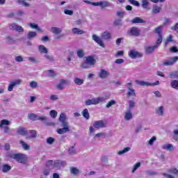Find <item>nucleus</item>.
<instances>
[{"label": "nucleus", "mask_w": 178, "mask_h": 178, "mask_svg": "<svg viewBox=\"0 0 178 178\" xmlns=\"http://www.w3.org/2000/svg\"><path fill=\"white\" fill-rule=\"evenodd\" d=\"M22 83V80L17 79L10 83L8 88V91H13V88L16 87V86H19Z\"/></svg>", "instance_id": "15"}, {"label": "nucleus", "mask_w": 178, "mask_h": 178, "mask_svg": "<svg viewBox=\"0 0 178 178\" xmlns=\"http://www.w3.org/2000/svg\"><path fill=\"white\" fill-rule=\"evenodd\" d=\"M131 23L133 24H136L137 23H146V22L145 20L141 19L140 17H136L131 20Z\"/></svg>", "instance_id": "25"}, {"label": "nucleus", "mask_w": 178, "mask_h": 178, "mask_svg": "<svg viewBox=\"0 0 178 178\" xmlns=\"http://www.w3.org/2000/svg\"><path fill=\"white\" fill-rule=\"evenodd\" d=\"M38 118V115H37L35 113L28 114V118L30 120L35 121V120H37Z\"/></svg>", "instance_id": "40"}, {"label": "nucleus", "mask_w": 178, "mask_h": 178, "mask_svg": "<svg viewBox=\"0 0 178 178\" xmlns=\"http://www.w3.org/2000/svg\"><path fill=\"white\" fill-rule=\"evenodd\" d=\"M59 122L61 123L63 128L57 129L58 134H65L70 131V125L69 122L66 121V115L65 113H61L59 118Z\"/></svg>", "instance_id": "1"}, {"label": "nucleus", "mask_w": 178, "mask_h": 178, "mask_svg": "<svg viewBox=\"0 0 178 178\" xmlns=\"http://www.w3.org/2000/svg\"><path fill=\"white\" fill-rule=\"evenodd\" d=\"M51 33L56 35H58V34H60V33H62V29L60 28L53 26L51 27Z\"/></svg>", "instance_id": "28"}, {"label": "nucleus", "mask_w": 178, "mask_h": 178, "mask_svg": "<svg viewBox=\"0 0 178 178\" xmlns=\"http://www.w3.org/2000/svg\"><path fill=\"white\" fill-rule=\"evenodd\" d=\"M85 61H86L88 63H89L92 66H94V65H95L97 62L95 60V58H94L92 56H88V57H86V59Z\"/></svg>", "instance_id": "22"}, {"label": "nucleus", "mask_w": 178, "mask_h": 178, "mask_svg": "<svg viewBox=\"0 0 178 178\" xmlns=\"http://www.w3.org/2000/svg\"><path fill=\"white\" fill-rule=\"evenodd\" d=\"M38 51L40 54H48V49L42 44L38 46Z\"/></svg>", "instance_id": "26"}, {"label": "nucleus", "mask_w": 178, "mask_h": 178, "mask_svg": "<svg viewBox=\"0 0 178 178\" xmlns=\"http://www.w3.org/2000/svg\"><path fill=\"white\" fill-rule=\"evenodd\" d=\"M81 67H82V69H90V67H92V66L85 60V62L81 63Z\"/></svg>", "instance_id": "45"}, {"label": "nucleus", "mask_w": 178, "mask_h": 178, "mask_svg": "<svg viewBox=\"0 0 178 178\" xmlns=\"http://www.w3.org/2000/svg\"><path fill=\"white\" fill-rule=\"evenodd\" d=\"M44 58L45 59H47V60H48L49 62H54V60H55V59L54 58V56L49 55V54H45L44 55Z\"/></svg>", "instance_id": "48"}, {"label": "nucleus", "mask_w": 178, "mask_h": 178, "mask_svg": "<svg viewBox=\"0 0 178 178\" xmlns=\"http://www.w3.org/2000/svg\"><path fill=\"white\" fill-rule=\"evenodd\" d=\"M140 166H141V163H137L136 164H135L131 170V173H134V172H136V170H137V169H138V168H140Z\"/></svg>", "instance_id": "56"}, {"label": "nucleus", "mask_w": 178, "mask_h": 178, "mask_svg": "<svg viewBox=\"0 0 178 178\" xmlns=\"http://www.w3.org/2000/svg\"><path fill=\"white\" fill-rule=\"evenodd\" d=\"M8 158H10V159H15L19 163H26V155L23 154H13V153H8L7 154Z\"/></svg>", "instance_id": "2"}, {"label": "nucleus", "mask_w": 178, "mask_h": 178, "mask_svg": "<svg viewBox=\"0 0 178 178\" xmlns=\"http://www.w3.org/2000/svg\"><path fill=\"white\" fill-rule=\"evenodd\" d=\"M131 119H133V113H131V111L128 110L125 113L124 120H131Z\"/></svg>", "instance_id": "29"}, {"label": "nucleus", "mask_w": 178, "mask_h": 178, "mask_svg": "<svg viewBox=\"0 0 178 178\" xmlns=\"http://www.w3.org/2000/svg\"><path fill=\"white\" fill-rule=\"evenodd\" d=\"M173 42V36H172V35H170L166 40L165 41V45H168L169 44V42Z\"/></svg>", "instance_id": "51"}, {"label": "nucleus", "mask_w": 178, "mask_h": 178, "mask_svg": "<svg viewBox=\"0 0 178 178\" xmlns=\"http://www.w3.org/2000/svg\"><path fill=\"white\" fill-rule=\"evenodd\" d=\"M130 3L134 5V6H140V3L136 0H128Z\"/></svg>", "instance_id": "60"}, {"label": "nucleus", "mask_w": 178, "mask_h": 178, "mask_svg": "<svg viewBox=\"0 0 178 178\" xmlns=\"http://www.w3.org/2000/svg\"><path fill=\"white\" fill-rule=\"evenodd\" d=\"M136 84H138V86H141L142 87H149V86H159V81H157L153 83L144 81H136Z\"/></svg>", "instance_id": "6"}, {"label": "nucleus", "mask_w": 178, "mask_h": 178, "mask_svg": "<svg viewBox=\"0 0 178 178\" xmlns=\"http://www.w3.org/2000/svg\"><path fill=\"white\" fill-rule=\"evenodd\" d=\"M70 81L69 79H60V83L57 85V88L58 90H63V86H70Z\"/></svg>", "instance_id": "12"}, {"label": "nucleus", "mask_w": 178, "mask_h": 178, "mask_svg": "<svg viewBox=\"0 0 178 178\" xmlns=\"http://www.w3.org/2000/svg\"><path fill=\"white\" fill-rule=\"evenodd\" d=\"M6 41L7 44H15V39H13V38H6Z\"/></svg>", "instance_id": "58"}, {"label": "nucleus", "mask_w": 178, "mask_h": 178, "mask_svg": "<svg viewBox=\"0 0 178 178\" xmlns=\"http://www.w3.org/2000/svg\"><path fill=\"white\" fill-rule=\"evenodd\" d=\"M81 113L83 118L86 119V120H88V119H90V113H88V109L85 108Z\"/></svg>", "instance_id": "36"}, {"label": "nucleus", "mask_w": 178, "mask_h": 178, "mask_svg": "<svg viewBox=\"0 0 178 178\" xmlns=\"http://www.w3.org/2000/svg\"><path fill=\"white\" fill-rule=\"evenodd\" d=\"M127 87L129 90L127 93V97H136V90L133 88L131 83H128L127 84Z\"/></svg>", "instance_id": "11"}, {"label": "nucleus", "mask_w": 178, "mask_h": 178, "mask_svg": "<svg viewBox=\"0 0 178 178\" xmlns=\"http://www.w3.org/2000/svg\"><path fill=\"white\" fill-rule=\"evenodd\" d=\"M136 106V102H134V101L133 100H130L129 102V110L128 111H133V108H134Z\"/></svg>", "instance_id": "47"}, {"label": "nucleus", "mask_w": 178, "mask_h": 178, "mask_svg": "<svg viewBox=\"0 0 178 178\" xmlns=\"http://www.w3.org/2000/svg\"><path fill=\"white\" fill-rule=\"evenodd\" d=\"M141 5L143 9H147V10H149V8L148 7V6L149 5V2H148V1L143 0Z\"/></svg>", "instance_id": "43"}, {"label": "nucleus", "mask_w": 178, "mask_h": 178, "mask_svg": "<svg viewBox=\"0 0 178 178\" xmlns=\"http://www.w3.org/2000/svg\"><path fill=\"white\" fill-rule=\"evenodd\" d=\"M96 99V105H98V104H101V102H105V97H97L95 98Z\"/></svg>", "instance_id": "54"}, {"label": "nucleus", "mask_w": 178, "mask_h": 178, "mask_svg": "<svg viewBox=\"0 0 178 178\" xmlns=\"http://www.w3.org/2000/svg\"><path fill=\"white\" fill-rule=\"evenodd\" d=\"M37 37V32L30 31L27 34L28 40H33V38H35Z\"/></svg>", "instance_id": "35"}, {"label": "nucleus", "mask_w": 178, "mask_h": 178, "mask_svg": "<svg viewBox=\"0 0 178 178\" xmlns=\"http://www.w3.org/2000/svg\"><path fill=\"white\" fill-rule=\"evenodd\" d=\"M50 116L53 118V119H56V117L58 116V112L55 110H51L49 113Z\"/></svg>", "instance_id": "49"}, {"label": "nucleus", "mask_w": 178, "mask_h": 178, "mask_svg": "<svg viewBox=\"0 0 178 178\" xmlns=\"http://www.w3.org/2000/svg\"><path fill=\"white\" fill-rule=\"evenodd\" d=\"M72 32L73 33V34H77L78 35H80L81 34H86V31H84L79 28L72 29Z\"/></svg>", "instance_id": "24"}, {"label": "nucleus", "mask_w": 178, "mask_h": 178, "mask_svg": "<svg viewBox=\"0 0 178 178\" xmlns=\"http://www.w3.org/2000/svg\"><path fill=\"white\" fill-rule=\"evenodd\" d=\"M169 76H170V79H178V72L177 71L171 72H170Z\"/></svg>", "instance_id": "46"}, {"label": "nucleus", "mask_w": 178, "mask_h": 178, "mask_svg": "<svg viewBox=\"0 0 178 178\" xmlns=\"http://www.w3.org/2000/svg\"><path fill=\"white\" fill-rule=\"evenodd\" d=\"M129 56L131 59H137V58H143V56H144V54L136 50H130L129 51Z\"/></svg>", "instance_id": "5"}, {"label": "nucleus", "mask_w": 178, "mask_h": 178, "mask_svg": "<svg viewBox=\"0 0 178 178\" xmlns=\"http://www.w3.org/2000/svg\"><path fill=\"white\" fill-rule=\"evenodd\" d=\"M29 133L31 135L26 136V139L35 138V137H37V131H35V130H30Z\"/></svg>", "instance_id": "37"}, {"label": "nucleus", "mask_w": 178, "mask_h": 178, "mask_svg": "<svg viewBox=\"0 0 178 178\" xmlns=\"http://www.w3.org/2000/svg\"><path fill=\"white\" fill-rule=\"evenodd\" d=\"M156 141V137L153 136L149 140V145H154V142Z\"/></svg>", "instance_id": "63"}, {"label": "nucleus", "mask_w": 178, "mask_h": 178, "mask_svg": "<svg viewBox=\"0 0 178 178\" xmlns=\"http://www.w3.org/2000/svg\"><path fill=\"white\" fill-rule=\"evenodd\" d=\"M173 134V139L175 140V141H178V129L174 130Z\"/></svg>", "instance_id": "59"}, {"label": "nucleus", "mask_w": 178, "mask_h": 178, "mask_svg": "<svg viewBox=\"0 0 178 178\" xmlns=\"http://www.w3.org/2000/svg\"><path fill=\"white\" fill-rule=\"evenodd\" d=\"M22 83V80L17 79L10 83L8 88V91H13V88L16 87V86H19Z\"/></svg>", "instance_id": "14"}, {"label": "nucleus", "mask_w": 178, "mask_h": 178, "mask_svg": "<svg viewBox=\"0 0 178 178\" xmlns=\"http://www.w3.org/2000/svg\"><path fill=\"white\" fill-rule=\"evenodd\" d=\"M129 35L134 37H138V35H140V29L137 27H132L130 30Z\"/></svg>", "instance_id": "19"}, {"label": "nucleus", "mask_w": 178, "mask_h": 178, "mask_svg": "<svg viewBox=\"0 0 178 178\" xmlns=\"http://www.w3.org/2000/svg\"><path fill=\"white\" fill-rule=\"evenodd\" d=\"M161 10H162V8L155 5L152 8V13L154 15H158V13H161Z\"/></svg>", "instance_id": "31"}, {"label": "nucleus", "mask_w": 178, "mask_h": 178, "mask_svg": "<svg viewBox=\"0 0 178 178\" xmlns=\"http://www.w3.org/2000/svg\"><path fill=\"white\" fill-rule=\"evenodd\" d=\"M19 143L22 145V148L25 151H29V149H30V146L27 143H26L24 141L20 140Z\"/></svg>", "instance_id": "42"}, {"label": "nucleus", "mask_w": 178, "mask_h": 178, "mask_svg": "<svg viewBox=\"0 0 178 178\" xmlns=\"http://www.w3.org/2000/svg\"><path fill=\"white\" fill-rule=\"evenodd\" d=\"M76 55L78 58L81 59V58H84V51H83L82 49L78 50L76 52Z\"/></svg>", "instance_id": "52"}, {"label": "nucleus", "mask_w": 178, "mask_h": 178, "mask_svg": "<svg viewBox=\"0 0 178 178\" xmlns=\"http://www.w3.org/2000/svg\"><path fill=\"white\" fill-rule=\"evenodd\" d=\"M29 62H31L32 63H38V60L35 57H30L29 58Z\"/></svg>", "instance_id": "61"}, {"label": "nucleus", "mask_w": 178, "mask_h": 178, "mask_svg": "<svg viewBox=\"0 0 178 178\" xmlns=\"http://www.w3.org/2000/svg\"><path fill=\"white\" fill-rule=\"evenodd\" d=\"M109 76V72L104 69L100 70V72H99V79H107Z\"/></svg>", "instance_id": "18"}, {"label": "nucleus", "mask_w": 178, "mask_h": 178, "mask_svg": "<svg viewBox=\"0 0 178 178\" xmlns=\"http://www.w3.org/2000/svg\"><path fill=\"white\" fill-rule=\"evenodd\" d=\"M17 133L20 136H27V131L26 128H19L17 130Z\"/></svg>", "instance_id": "34"}, {"label": "nucleus", "mask_w": 178, "mask_h": 178, "mask_svg": "<svg viewBox=\"0 0 178 178\" xmlns=\"http://www.w3.org/2000/svg\"><path fill=\"white\" fill-rule=\"evenodd\" d=\"M108 1H100V6L102 8H108Z\"/></svg>", "instance_id": "62"}, {"label": "nucleus", "mask_w": 178, "mask_h": 178, "mask_svg": "<svg viewBox=\"0 0 178 178\" xmlns=\"http://www.w3.org/2000/svg\"><path fill=\"white\" fill-rule=\"evenodd\" d=\"M92 39L95 42H97V44L100 45V47H102V48H105V44H104V42L97 35H92Z\"/></svg>", "instance_id": "16"}, {"label": "nucleus", "mask_w": 178, "mask_h": 178, "mask_svg": "<svg viewBox=\"0 0 178 178\" xmlns=\"http://www.w3.org/2000/svg\"><path fill=\"white\" fill-rule=\"evenodd\" d=\"M156 113L159 115V116H163V106H159L156 108Z\"/></svg>", "instance_id": "39"}, {"label": "nucleus", "mask_w": 178, "mask_h": 178, "mask_svg": "<svg viewBox=\"0 0 178 178\" xmlns=\"http://www.w3.org/2000/svg\"><path fill=\"white\" fill-rule=\"evenodd\" d=\"M67 163L65 161L62 160H56L54 162V168H56V169H60L61 168H65Z\"/></svg>", "instance_id": "8"}, {"label": "nucleus", "mask_w": 178, "mask_h": 178, "mask_svg": "<svg viewBox=\"0 0 178 178\" xmlns=\"http://www.w3.org/2000/svg\"><path fill=\"white\" fill-rule=\"evenodd\" d=\"M15 61L18 63L23 62V57L22 56H17L15 57Z\"/></svg>", "instance_id": "64"}, {"label": "nucleus", "mask_w": 178, "mask_h": 178, "mask_svg": "<svg viewBox=\"0 0 178 178\" xmlns=\"http://www.w3.org/2000/svg\"><path fill=\"white\" fill-rule=\"evenodd\" d=\"M161 148L163 149H166L167 151H173V145L170 143L165 144L162 145Z\"/></svg>", "instance_id": "27"}, {"label": "nucleus", "mask_w": 178, "mask_h": 178, "mask_svg": "<svg viewBox=\"0 0 178 178\" xmlns=\"http://www.w3.org/2000/svg\"><path fill=\"white\" fill-rule=\"evenodd\" d=\"M113 105H116V101L115 100H111L109 101L107 104L106 105V108H111V106H113Z\"/></svg>", "instance_id": "50"}, {"label": "nucleus", "mask_w": 178, "mask_h": 178, "mask_svg": "<svg viewBox=\"0 0 178 178\" xmlns=\"http://www.w3.org/2000/svg\"><path fill=\"white\" fill-rule=\"evenodd\" d=\"M74 83L76 86H82V84H84V79H81L80 78L75 77V78H74Z\"/></svg>", "instance_id": "30"}, {"label": "nucleus", "mask_w": 178, "mask_h": 178, "mask_svg": "<svg viewBox=\"0 0 178 178\" xmlns=\"http://www.w3.org/2000/svg\"><path fill=\"white\" fill-rule=\"evenodd\" d=\"M1 170L3 173H8V172L12 170V166L9 164H3Z\"/></svg>", "instance_id": "20"}, {"label": "nucleus", "mask_w": 178, "mask_h": 178, "mask_svg": "<svg viewBox=\"0 0 178 178\" xmlns=\"http://www.w3.org/2000/svg\"><path fill=\"white\" fill-rule=\"evenodd\" d=\"M93 127L95 129H104V127H106V123L103 120L96 121L93 124Z\"/></svg>", "instance_id": "13"}, {"label": "nucleus", "mask_w": 178, "mask_h": 178, "mask_svg": "<svg viewBox=\"0 0 178 178\" xmlns=\"http://www.w3.org/2000/svg\"><path fill=\"white\" fill-rule=\"evenodd\" d=\"M162 31V27L159 26L155 29V33L159 34V38L157 39V42L162 43V34H161V32Z\"/></svg>", "instance_id": "21"}, {"label": "nucleus", "mask_w": 178, "mask_h": 178, "mask_svg": "<svg viewBox=\"0 0 178 178\" xmlns=\"http://www.w3.org/2000/svg\"><path fill=\"white\" fill-rule=\"evenodd\" d=\"M131 148L130 147H124V149L120 150L118 152V155H124L127 152H129Z\"/></svg>", "instance_id": "38"}, {"label": "nucleus", "mask_w": 178, "mask_h": 178, "mask_svg": "<svg viewBox=\"0 0 178 178\" xmlns=\"http://www.w3.org/2000/svg\"><path fill=\"white\" fill-rule=\"evenodd\" d=\"M178 60V57L175 56V57H171L168 60L164 61L163 63V66H172L174 63H176Z\"/></svg>", "instance_id": "9"}, {"label": "nucleus", "mask_w": 178, "mask_h": 178, "mask_svg": "<svg viewBox=\"0 0 178 178\" xmlns=\"http://www.w3.org/2000/svg\"><path fill=\"white\" fill-rule=\"evenodd\" d=\"M70 173L74 176H77L80 173V170L76 167H72L70 168Z\"/></svg>", "instance_id": "33"}, {"label": "nucleus", "mask_w": 178, "mask_h": 178, "mask_svg": "<svg viewBox=\"0 0 178 178\" xmlns=\"http://www.w3.org/2000/svg\"><path fill=\"white\" fill-rule=\"evenodd\" d=\"M9 125H10V121H9V120L4 119L0 121V129H3L4 134H9V131L10 130V128L8 127Z\"/></svg>", "instance_id": "3"}, {"label": "nucleus", "mask_w": 178, "mask_h": 178, "mask_svg": "<svg viewBox=\"0 0 178 178\" xmlns=\"http://www.w3.org/2000/svg\"><path fill=\"white\" fill-rule=\"evenodd\" d=\"M68 152L69 154H70V155H74L75 154H77V152L76 151V149H74V147H70L68 149Z\"/></svg>", "instance_id": "53"}, {"label": "nucleus", "mask_w": 178, "mask_h": 178, "mask_svg": "<svg viewBox=\"0 0 178 178\" xmlns=\"http://www.w3.org/2000/svg\"><path fill=\"white\" fill-rule=\"evenodd\" d=\"M92 39L95 42H97V44L100 45V47H102V48H105V44H104V42L97 35H92Z\"/></svg>", "instance_id": "17"}, {"label": "nucleus", "mask_w": 178, "mask_h": 178, "mask_svg": "<svg viewBox=\"0 0 178 178\" xmlns=\"http://www.w3.org/2000/svg\"><path fill=\"white\" fill-rule=\"evenodd\" d=\"M55 143V138L52 137H49L47 139V143L49 144V145H52Z\"/></svg>", "instance_id": "57"}, {"label": "nucleus", "mask_w": 178, "mask_h": 178, "mask_svg": "<svg viewBox=\"0 0 178 178\" xmlns=\"http://www.w3.org/2000/svg\"><path fill=\"white\" fill-rule=\"evenodd\" d=\"M101 38L102 40H111V33H109L108 31L103 32L101 35Z\"/></svg>", "instance_id": "23"}, {"label": "nucleus", "mask_w": 178, "mask_h": 178, "mask_svg": "<svg viewBox=\"0 0 178 178\" xmlns=\"http://www.w3.org/2000/svg\"><path fill=\"white\" fill-rule=\"evenodd\" d=\"M168 173H172V175H178L177 168H170L168 170Z\"/></svg>", "instance_id": "55"}, {"label": "nucleus", "mask_w": 178, "mask_h": 178, "mask_svg": "<svg viewBox=\"0 0 178 178\" xmlns=\"http://www.w3.org/2000/svg\"><path fill=\"white\" fill-rule=\"evenodd\" d=\"M47 76L48 77H51V79H54V77H56V73L55 71L52 70H47Z\"/></svg>", "instance_id": "41"}, {"label": "nucleus", "mask_w": 178, "mask_h": 178, "mask_svg": "<svg viewBox=\"0 0 178 178\" xmlns=\"http://www.w3.org/2000/svg\"><path fill=\"white\" fill-rule=\"evenodd\" d=\"M170 86L175 90H178V81L177 80H172L170 82Z\"/></svg>", "instance_id": "44"}, {"label": "nucleus", "mask_w": 178, "mask_h": 178, "mask_svg": "<svg viewBox=\"0 0 178 178\" xmlns=\"http://www.w3.org/2000/svg\"><path fill=\"white\" fill-rule=\"evenodd\" d=\"M86 105L89 106L90 105H97V102L95 98H92V99H88L86 101Z\"/></svg>", "instance_id": "32"}, {"label": "nucleus", "mask_w": 178, "mask_h": 178, "mask_svg": "<svg viewBox=\"0 0 178 178\" xmlns=\"http://www.w3.org/2000/svg\"><path fill=\"white\" fill-rule=\"evenodd\" d=\"M10 30H14L15 31H18L19 33H23L24 29L21 26L16 24L15 23H13L9 26Z\"/></svg>", "instance_id": "10"}, {"label": "nucleus", "mask_w": 178, "mask_h": 178, "mask_svg": "<svg viewBox=\"0 0 178 178\" xmlns=\"http://www.w3.org/2000/svg\"><path fill=\"white\" fill-rule=\"evenodd\" d=\"M37 120H41V122H44V123L47 126H55V123L51 122V120L47 118V116H38Z\"/></svg>", "instance_id": "7"}, {"label": "nucleus", "mask_w": 178, "mask_h": 178, "mask_svg": "<svg viewBox=\"0 0 178 178\" xmlns=\"http://www.w3.org/2000/svg\"><path fill=\"white\" fill-rule=\"evenodd\" d=\"M161 42H156L155 45L154 46H145V54H147V55H151V54H152L154 51H155V49H156V48H158V47L161 45Z\"/></svg>", "instance_id": "4"}]
</instances>
